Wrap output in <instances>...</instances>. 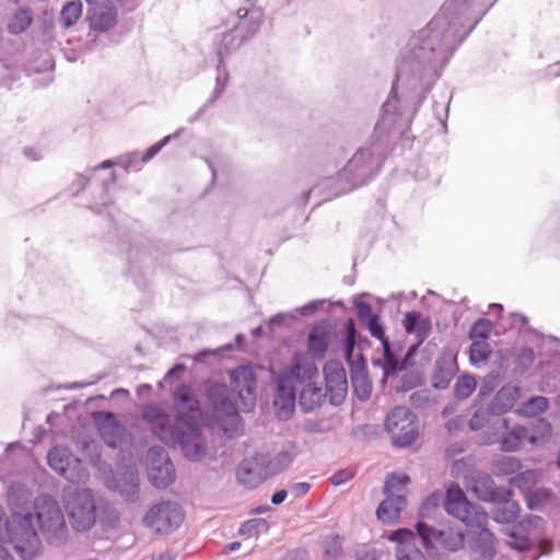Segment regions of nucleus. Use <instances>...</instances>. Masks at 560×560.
<instances>
[{"instance_id": "c9c22d12", "label": "nucleus", "mask_w": 560, "mask_h": 560, "mask_svg": "<svg viewBox=\"0 0 560 560\" xmlns=\"http://www.w3.org/2000/svg\"><path fill=\"white\" fill-rule=\"evenodd\" d=\"M551 499V492L544 488L530 489L527 492V504L529 509H538Z\"/></svg>"}, {"instance_id": "603ef678", "label": "nucleus", "mask_w": 560, "mask_h": 560, "mask_svg": "<svg viewBox=\"0 0 560 560\" xmlns=\"http://www.w3.org/2000/svg\"><path fill=\"white\" fill-rule=\"evenodd\" d=\"M311 489V485L308 482H296L291 487V491L295 497L305 495Z\"/></svg>"}, {"instance_id": "1a4fd4ad", "label": "nucleus", "mask_w": 560, "mask_h": 560, "mask_svg": "<svg viewBox=\"0 0 560 560\" xmlns=\"http://www.w3.org/2000/svg\"><path fill=\"white\" fill-rule=\"evenodd\" d=\"M66 509L77 532L90 530L96 522V505L90 489L75 490L67 500Z\"/></svg>"}, {"instance_id": "72a5a7b5", "label": "nucleus", "mask_w": 560, "mask_h": 560, "mask_svg": "<svg viewBox=\"0 0 560 560\" xmlns=\"http://www.w3.org/2000/svg\"><path fill=\"white\" fill-rule=\"evenodd\" d=\"M477 382L471 375H462L457 378L454 387V394L459 399L469 397L476 389Z\"/></svg>"}, {"instance_id": "393cba45", "label": "nucleus", "mask_w": 560, "mask_h": 560, "mask_svg": "<svg viewBox=\"0 0 560 560\" xmlns=\"http://www.w3.org/2000/svg\"><path fill=\"white\" fill-rule=\"evenodd\" d=\"M329 345V332L324 326L312 328L307 339V350L315 358H324Z\"/></svg>"}, {"instance_id": "5fc2aeb1", "label": "nucleus", "mask_w": 560, "mask_h": 560, "mask_svg": "<svg viewBox=\"0 0 560 560\" xmlns=\"http://www.w3.org/2000/svg\"><path fill=\"white\" fill-rule=\"evenodd\" d=\"M464 427V419L462 417H457L455 419H451L445 428L450 434L455 433L457 430Z\"/></svg>"}, {"instance_id": "a18cd8bd", "label": "nucleus", "mask_w": 560, "mask_h": 560, "mask_svg": "<svg viewBox=\"0 0 560 560\" xmlns=\"http://www.w3.org/2000/svg\"><path fill=\"white\" fill-rule=\"evenodd\" d=\"M355 472L357 471L353 468L340 469V470L334 472L330 476L329 480L334 486H340V485H343L345 482L351 480L355 476Z\"/></svg>"}, {"instance_id": "f03ea898", "label": "nucleus", "mask_w": 560, "mask_h": 560, "mask_svg": "<svg viewBox=\"0 0 560 560\" xmlns=\"http://www.w3.org/2000/svg\"><path fill=\"white\" fill-rule=\"evenodd\" d=\"M491 427L492 436H485L482 441L486 444L500 442V448L503 452H515L525 443H540L551 433L550 423L541 419L536 420L530 427L515 425L510 429L506 418L495 416Z\"/></svg>"}, {"instance_id": "39448f33", "label": "nucleus", "mask_w": 560, "mask_h": 560, "mask_svg": "<svg viewBox=\"0 0 560 560\" xmlns=\"http://www.w3.org/2000/svg\"><path fill=\"white\" fill-rule=\"evenodd\" d=\"M452 475L455 478H463L466 489L481 501L502 500L510 494V489L497 487L489 474L468 467L465 457L454 462Z\"/></svg>"}, {"instance_id": "680f3d73", "label": "nucleus", "mask_w": 560, "mask_h": 560, "mask_svg": "<svg viewBox=\"0 0 560 560\" xmlns=\"http://www.w3.org/2000/svg\"><path fill=\"white\" fill-rule=\"evenodd\" d=\"M225 392V386H215L211 390V397L213 398L215 395H223Z\"/></svg>"}, {"instance_id": "bf43d9fd", "label": "nucleus", "mask_w": 560, "mask_h": 560, "mask_svg": "<svg viewBox=\"0 0 560 560\" xmlns=\"http://www.w3.org/2000/svg\"><path fill=\"white\" fill-rule=\"evenodd\" d=\"M0 560H14L11 553L0 545Z\"/></svg>"}, {"instance_id": "3c124183", "label": "nucleus", "mask_w": 560, "mask_h": 560, "mask_svg": "<svg viewBox=\"0 0 560 560\" xmlns=\"http://www.w3.org/2000/svg\"><path fill=\"white\" fill-rule=\"evenodd\" d=\"M511 538H513V541H510L509 545L518 551H526L529 549L530 544L529 540L525 537H516L514 533L510 534Z\"/></svg>"}, {"instance_id": "c03bdc74", "label": "nucleus", "mask_w": 560, "mask_h": 560, "mask_svg": "<svg viewBox=\"0 0 560 560\" xmlns=\"http://www.w3.org/2000/svg\"><path fill=\"white\" fill-rule=\"evenodd\" d=\"M535 360V353L530 348H521L516 355L517 366L524 371L529 368Z\"/></svg>"}, {"instance_id": "6e6d98bb", "label": "nucleus", "mask_w": 560, "mask_h": 560, "mask_svg": "<svg viewBox=\"0 0 560 560\" xmlns=\"http://www.w3.org/2000/svg\"><path fill=\"white\" fill-rule=\"evenodd\" d=\"M355 392H358L361 399H366L371 394V385L368 382L362 381L360 387L355 385Z\"/></svg>"}, {"instance_id": "c85d7f7f", "label": "nucleus", "mask_w": 560, "mask_h": 560, "mask_svg": "<svg viewBox=\"0 0 560 560\" xmlns=\"http://www.w3.org/2000/svg\"><path fill=\"white\" fill-rule=\"evenodd\" d=\"M82 15L81 1H70L63 5L60 13V21L65 27L74 25Z\"/></svg>"}, {"instance_id": "f8f14e48", "label": "nucleus", "mask_w": 560, "mask_h": 560, "mask_svg": "<svg viewBox=\"0 0 560 560\" xmlns=\"http://www.w3.org/2000/svg\"><path fill=\"white\" fill-rule=\"evenodd\" d=\"M184 521L182 508L171 501H162L147 512L143 523L159 534H170L177 529Z\"/></svg>"}, {"instance_id": "bb28decb", "label": "nucleus", "mask_w": 560, "mask_h": 560, "mask_svg": "<svg viewBox=\"0 0 560 560\" xmlns=\"http://www.w3.org/2000/svg\"><path fill=\"white\" fill-rule=\"evenodd\" d=\"M237 16L240 19V23L237 24V28L244 30L249 35H254L261 25L262 14L259 10H247V9H238Z\"/></svg>"}, {"instance_id": "69168bd1", "label": "nucleus", "mask_w": 560, "mask_h": 560, "mask_svg": "<svg viewBox=\"0 0 560 560\" xmlns=\"http://www.w3.org/2000/svg\"><path fill=\"white\" fill-rule=\"evenodd\" d=\"M113 166V162L107 160V161H104L100 166L98 168H106V167H110Z\"/></svg>"}, {"instance_id": "f704fd0d", "label": "nucleus", "mask_w": 560, "mask_h": 560, "mask_svg": "<svg viewBox=\"0 0 560 560\" xmlns=\"http://www.w3.org/2000/svg\"><path fill=\"white\" fill-rule=\"evenodd\" d=\"M116 23V15L112 10H102L95 13L91 19V24L94 30L106 31L114 26Z\"/></svg>"}, {"instance_id": "a19ab883", "label": "nucleus", "mask_w": 560, "mask_h": 560, "mask_svg": "<svg viewBox=\"0 0 560 560\" xmlns=\"http://www.w3.org/2000/svg\"><path fill=\"white\" fill-rule=\"evenodd\" d=\"M388 539L397 542V547H404L405 545H415L416 534L409 528H399L394 530Z\"/></svg>"}, {"instance_id": "aec40b11", "label": "nucleus", "mask_w": 560, "mask_h": 560, "mask_svg": "<svg viewBox=\"0 0 560 560\" xmlns=\"http://www.w3.org/2000/svg\"><path fill=\"white\" fill-rule=\"evenodd\" d=\"M406 505L407 500L402 493L386 494V499L380 503L376 510V516L384 524H394L399 520Z\"/></svg>"}, {"instance_id": "2eb2a0df", "label": "nucleus", "mask_w": 560, "mask_h": 560, "mask_svg": "<svg viewBox=\"0 0 560 560\" xmlns=\"http://www.w3.org/2000/svg\"><path fill=\"white\" fill-rule=\"evenodd\" d=\"M47 464L71 483H82L89 479L88 457H45Z\"/></svg>"}, {"instance_id": "13d9d810", "label": "nucleus", "mask_w": 560, "mask_h": 560, "mask_svg": "<svg viewBox=\"0 0 560 560\" xmlns=\"http://www.w3.org/2000/svg\"><path fill=\"white\" fill-rule=\"evenodd\" d=\"M288 492L285 490H279L271 497V503L275 505L281 504L287 499Z\"/></svg>"}, {"instance_id": "4d7b16f0", "label": "nucleus", "mask_w": 560, "mask_h": 560, "mask_svg": "<svg viewBox=\"0 0 560 560\" xmlns=\"http://www.w3.org/2000/svg\"><path fill=\"white\" fill-rule=\"evenodd\" d=\"M326 553L332 555L335 557L341 553V545L337 539H334L331 542L328 544V547L326 548Z\"/></svg>"}, {"instance_id": "e2e57ef3", "label": "nucleus", "mask_w": 560, "mask_h": 560, "mask_svg": "<svg viewBox=\"0 0 560 560\" xmlns=\"http://www.w3.org/2000/svg\"><path fill=\"white\" fill-rule=\"evenodd\" d=\"M271 508L269 505H259L253 510L254 514H262L269 512Z\"/></svg>"}, {"instance_id": "6e6552de", "label": "nucleus", "mask_w": 560, "mask_h": 560, "mask_svg": "<svg viewBox=\"0 0 560 560\" xmlns=\"http://www.w3.org/2000/svg\"><path fill=\"white\" fill-rule=\"evenodd\" d=\"M444 509L447 514L459 520L468 528L488 525V514L479 506L471 504L457 485H452L444 498Z\"/></svg>"}, {"instance_id": "c756f323", "label": "nucleus", "mask_w": 560, "mask_h": 560, "mask_svg": "<svg viewBox=\"0 0 560 560\" xmlns=\"http://www.w3.org/2000/svg\"><path fill=\"white\" fill-rule=\"evenodd\" d=\"M32 12L26 9L18 10L10 19L8 28L13 34L24 32L32 23Z\"/></svg>"}, {"instance_id": "6ab92c4d", "label": "nucleus", "mask_w": 560, "mask_h": 560, "mask_svg": "<svg viewBox=\"0 0 560 560\" xmlns=\"http://www.w3.org/2000/svg\"><path fill=\"white\" fill-rule=\"evenodd\" d=\"M214 412L220 428L229 435H235L242 428L241 417L237 408L226 399L213 401Z\"/></svg>"}, {"instance_id": "5701e85b", "label": "nucleus", "mask_w": 560, "mask_h": 560, "mask_svg": "<svg viewBox=\"0 0 560 560\" xmlns=\"http://www.w3.org/2000/svg\"><path fill=\"white\" fill-rule=\"evenodd\" d=\"M175 399L180 408V413L184 417V410L187 411L188 420L194 422L201 416L199 401L196 399L194 392L188 385H180L174 393Z\"/></svg>"}, {"instance_id": "58836bf2", "label": "nucleus", "mask_w": 560, "mask_h": 560, "mask_svg": "<svg viewBox=\"0 0 560 560\" xmlns=\"http://www.w3.org/2000/svg\"><path fill=\"white\" fill-rule=\"evenodd\" d=\"M397 560H427L424 553L416 545L396 548Z\"/></svg>"}, {"instance_id": "9d476101", "label": "nucleus", "mask_w": 560, "mask_h": 560, "mask_svg": "<svg viewBox=\"0 0 560 560\" xmlns=\"http://www.w3.org/2000/svg\"><path fill=\"white\" fill-rule=\"evenodd\" d=\"M132 458L120 457L116 472L109 469L110 476L106 478L105 483L108 489L118 491L125 500L136 502L139 499L140 483L138 469L131 463Z\"/></svg>"}, {"instance_id": "37998d69", "label": "nucleus", "mask_w": 560, "mask_h": 560, "mask_svg": "<svg viewBox=\"0 0 560 560\" xmlns=\"http://www.w3.org/2000/svg\"><path fill=\"white\" fill-rule=\"evenodd\" d=\"M548 408V399L542 396L530 398L524 406V412L529 416H536Z\"/></svg>"}, {"instance_id": "79ce46f5", "label": "nucleus", "mask_w": 560, "mask_h": 560, "mask_svg": "<svg viewBox=\"0 0 560 560\" xmlns=\"http://www.w3.org/2000/svg\"><path fill=\"white\" fill-rule=\"evenodd\" d=\"M520 468L517 457H501L494 465L499 475H511Z\"/></svg>"}, {"instance_id": "052dcab7", "label": "nucleus", "mask_w": 560, "mask_h": 560, "mask_svg": "<svg viewBox=\"0 0 560 560\" xmlns=\"http://www.w3.org/2000/svg\"><path fill=\"white\" fill-rule=\"evenodd\" d=\"M152 560H175V556H172L171 553H160L156 556H153Z\"/></svg>"}, {"instance_id": "774afa93", "label": "nucleus", "mask_w": 560, "mask_h": 560, "mask_svg": "<svg viewBox=\"0 0 560 560\" xmlns=\"http://www.w3.org/2000/svg\"><path fill=\"white\" fill-rule=\"evenodd\" d=\"M541 518L539 516H532L530 518H528V522L532 523V522H540Z\"/></svg>"}, {"instance_id": "dca6fc26", "label": "nucleus", "mask_w": 560, "mask_h": 560, "mask_svg": "<svg viewBox=\"0 0 560 560\" xmlns=\"http://www.w3.org/2000/svg\"><path fill=\"white\" fill-rule=\"evenodd\" d=\"M145 466L153 487L165 489L175 481L176 472L171 457H147Z\"/></svg>"}, {"instance_id": "338daca9", "label": "nucleus", "mask_w": 560, "mask_h": 560, "mask_svg": "<svg viewBox=\"0 0 560 560\" xmlns=\"http://www.w3.org/2000/svg\"><path fill=\"white\" fill-rule=\"evenodd\" d=\"M291 451H294V446L291 445L288 450L279 452L278 455H289Z\"/></svg>"}, {"instance_id": "423d86ee", "label": "nucleus", "mask_w": 560, "mask_h": 560, "mask_svg": "<svg viewBox=\"0 0 560 560\" xmlns=\"http://www.w3.org/2000/svg\"><path fill=\"white\" fill-rule=\"evenodd\" d=\"M384 428L392 444L398 448L410 447L420 438L418 416L406 406L393 408L385 417Z\"/></svg>"}, {"instance_id": "f257e3e1", "label": "nucleus", "mask_w": 560, "mask_h": 560, "mask_svg": "<svg viewBox=\"0 0 560 560\" xmlns=\"http://www.w3.org/2000/svg\"><path fill=\"white\" fill-rule=\"evenodd\" d=\"M318 378V370L314 362L302 353H294L291 364L284 368L278 376L275 407L277 416L287 419L295 407L296 385L305 386Z\"/></svg>"}, {"instance_id": "4be33fe9", "label": "nucleus", "mask_w": 560, "mask_h": 560, "mask_svg": "<svg viewBox=\"0 0 560 560\" xmlns=\"http://www.w3.org/2000/svg\"><path fill=\"white\" fill-rule=\"evenodd\" d=\"M513 492L510 489V494L502 500H492L495 506L492 510V518L502 524L513 523L520 515L521 508L518 503L512 500Z\"/></svg>"}, {"instance_id": "7ed1b4c3", "label": "nucleus", "mask_w": 560, "mask_h": 560, "mask_svg": "<svg viewBox=\"0 0 560 560\" xmlns=\"http://www.w3.org/2000/svg\"><path fill=\"white\" fill-rule=\"evenodd\" d=\"M0 540L12 542L25 560H32L39 549V538L32 514L14 513L8 518L0 505Z\"/></svg>"}, {"instance_id": "9b49d317", "label": "nucleus", "mask_w": 560, "mask_h": 560, "mask_svg": "<svg viewBox=\"0 0 560 560\" xmlns=\"http://www.w3.org/2000/svg\"><path fill=\"white\" fill-rule=\"evenodd\" d=\"M416 530L427 550L435 549L439 545L448 552H456L465 544V534L460 529L453 527L439 529L424 522H418Z\"/></svg>"}, {"instance_id": "cd10ccee", "label": "nucleus", "mask_w": 560, "mask_h": 560, "mask_svg": "<svg viewBox=\"0 0 560 560\" xmlns=\"http://www.w3.org/2000/svg\"><path fill=\"white\" fill-rule=\"evenodd\" d=\"M142 417L153 429L163 430L168 424V416L156 405H145L142 410Z\"/></svg>"}, {"instance_id": "20e7f679", "label": "nucleus", "mask_w": 560, "mask_h": 560, "mask_svg": "<svg viewBox=\"0 0 560 560\" xmlns=\"http://www.w3.org/2000/svg\"><path fill=\"white\" fill-rule=\"evenodd\" d=\"M289 464L288 457H243L236 468V480L243 488L253 490L285 470Z\"/></svg>"}, {"instance_id": "4468645a", "label": "nucleus", "mask_w": 560, "mask_h": 560, "mask_svg": "<svg viewBox=\"0 0 560 560\" xmlns=\"http://www.w3.org/2000/svg\"><path fill=\"white\" fill-rule=\"evenodd\" d=\"M402 326L407 334L416 336L417 343L409 347L402 362L399 364L400 370L410 364V359L416 353L418 346L428 338L432 328L430 318L416 311L405 314Z\"/></svg>"}, {"instance_id": "ddd939ff", "label": "nucleus", "mask_w": 560, "mask_h": 560, "mask_svg": "<svg viewBox=\"0 0 560 560\" xmlns=\"http://www.w3.org/2000/svg\"><path fill=\"white\" fill-rule=\"evenodd\" d=\"M231 385L241 401L240 409L249 411L256 402L257 378L252 368L238 366L231 373Z\"/></svg>"}, {"instance_id": "7c9ffc66", "label": "nucleus", "mask_w": 560, "mask_h": 560, "mask_svg": "<svg viewBox=\"0 0 560 560\" xmlns=\"http://www.w3.org/2000/svg\"><path fill=\"white\" fill-rule=\"evenodd\" d=\"M269 529V524L265 518H252L242 524L238 534L246 538L258 536L260 533H266Z\"/></svg>"}, {"instance_id": "f3484780", "label": "nucleus", "mask_w": 560, "mask_h": 560, "mask_svg": "<svg viewBox=\"0 0 560 560\" xmlns=\"http://www.w3.org/2000/svg\"><path fill=\"white\" fill-rule=\"evenodd\" d=\"M324 374L330 401L334 405H339L345 399L348 389L346 370L339 362H329L324 368Z\"/></svg>"}, {"instance_id": "a878e982", "label": "nucleus", "mask_w": 560, "mask_h": 560, "mask_svg": "<svg viewBox=\"0 0 560 560\" xmlns=\"http://www.w3.org/2000/svg\"><path fill=\"white\" fill-rule=\"evenodd\" d=\"M520 397V387L516 385L508 384L497 393L493 399V408L499 412L508 411L514 407Z\"/></svg>"}, {"instance_id": "864d4df0", "label": "nucleus", "mask_w": 560, "mask_h": 560, "mask_svg": "<svg viewBox=\"0 0 560 560\" xmlns=\"http://www.w3.org/2000/svg\"><path fill=\"white\" fill-rule=\"evenodd\" d=\"M188 424L191 428L192 441H194V446H195V455H201V453L203 452V448L201 447V444H200L198 429L196 428L195 424H191L190 422Z\"/></svg>"}, {"instance_id": "09e8293b", "label": "nucleus", "mask_w": 560, "mask_h": 560, "mask_svg": "<svg viewBox=\"0 0 560 560\" xmlns=\"http://www.w3.org/2000/svg\"><path fill=\"white\" fill-rule=\"evenodd\" d=\"M442 500L443 493L441 491L432 492L422 503L420 508L421 514L429 512L433 508H436Z\"/></svg>"}, {"instance_id": "de8ad7c7", "label": "nucleus", "mask_w": 560, "mask_h": 560, "mask_svg": "<svg viewBox=\"0 0 560 560\" xmlns=\"http://www.w3.org/2000/svg\"><path fill=\"white\" fill-rule=\"evenodd\" d=\"M354 345H355V328H354L352 320H350L348 328H347V340H346V346H345V355L348 360L351 358Z\"/></svg>"}, {"instance_id": "8fccbe9b", "label": "nucleus", "mask_w": 560, "mask_h": 560, "mask_svg": "<svg viewBox=\"0 0 560 560\" xmlns=\"http://www.w3.org/2000/svg\"><path fill=\"white\" fill-rule=\"evenodd\" d=\"M170 136L164 137L162 140L151 145L142 158V162L150 161L155 154L160 152V150L170 141Z\"/></svg>"}, {"instance_id": "412c9836", "label": "nucleus", "mask_w": 560, "mask_h": 560, "mask_svg": "<svg viewBox=\"0 0 560 560\" xmlns=\"http://www.w3.org/2000/svg\"><path fill=\"white\" fill-rule=\"evenodd\" d=\"M364 326L369 329L370 334L374 338H376L381 341V343L383 346L386 374H388L389 372H395L397 370H400L399 362L394 358L393 353L390 352V345H389L388 339L385 336L384 328L380 323V316L372 319Z\"/></svg>"}, {"instance_id": "0eeeda50", "label": "nucleus", "mask_w": 560, "mask_h": 560, "mask_svg": "<svg viewBox=\"0 0 560 560\" xmlns=\"http://www.w3.org/2000/svg\"><path fill=\"white\" fill-rule=\"evenodd\" d=\"M35 512L38 526L46 539L60 545L67 536V525L58 503L48 495L35 500Z\"/></svg>"}, {"instance_id": "ea45409f", "label": "nucleus", "mask_w": 560, "mask_h": 560, "mask_svg": "<svg viewBox=\"0 0 560 560\" xmlns=\"http://www.w3.org/2000/svg\"><path fill=\"white\" fill-rule=\"evenodd\" d=\"M492 330L489 319L477 320L470 329L469 336L472 340H487Z\"/></svg>"}, {"instance_id": "0e129e2a", "label": "nucleus", "mask_w": 560, "mask_h": 560, "mask_svg": "<svg viewBox=\"0 0 560 560\" xmlns=\"http://www.w3.org/2000/svg\"><path fill=\"white\" fill-rule=\"evenodd\" d=\"M240 547H241V542L234 541V542L228 545L226 548L229 549V551H234V550H237Z\"/></svg>"}, {"instance_id": "a211bd4d", "label": "nucleus", "mask_w": 560, "mask_h": 560, "mask_svg": "<svg viewBox=\"0 0 560 560\" xmlns=\"http://www.w3.org/2000/svg\"><path fill=\"white\" fill-rule=\"evenodd\" d=\"M478 532L471 538V552L474 560H492L497 553V539L487 525L475 526Z\"/></svg>"}, {"instance_id": "473e14b6", "label": "nucleus", "mask_w": 560, "mask_h": 560, "mask_svg": "<svg viewBox=\"0 0 560 560\" xmlns=\"http://www.w3.org/2000/svg\"><path fill=\"white\" fill-rule=\"evenodd\" d=\"M491 353V347L487 340H472L469 350V360L472 364L487 361Z\"/></svg>"}, {"instance_id": "e433bc0d", "label": "nucleus", "mask_w": 560, "mask_h": 560, "mask_svg": "<svg viewBox=\"0 0 560 560\" xmlns=\"http://www.w3.org/2000/svg\"><path fill=\"white\" fill-rule=\"evenodd\" d=\"M494 417H490L486 411H476L475 415L469 420V428L472 431L481 430L487 428V434L492 436L493 429L491 427V421Z\"/></svg>"}, {"instance_id": "2f4dec72", "label": "nucleus", "mask_w": 560, "mask_h": 560, "mask_svg": "<svg viewBox=\"0 0 560 560\" xmlns=\"http://www.w3.org/2000/svg\"><path fill=\"white\" fill-rule=\"evenodd\" d=\"M409 476L404 472H393L389 475L384 485L385 494H398L401 493L404 488L409 482Z\"/></svg>"}, {"instance_id": "b1692460", "label": "nucleus", "mask_w": 560, "mask_h": 560, "mask_svg": "<svg viewBox=\"0 0 560 560\" xmlns=\"http://www.w3.org/2000/svg\"><path fill=\"white\" fill-rule=\"evenodd\" d=\"M326 394L323 388L317 384V380L303 386L300 393V406L305 412H310L319 407Z\"/></svg>"}, {"instance_id": "4c0bfd02", "label": "nucleus", "mask_w": 560, "mask_h": 560, "mask_svg": "<svg viewBox=\"0 0 560 560\" xmlns=\"http://www.w3.org/2000/svg\"><path fill=\"white\" fill-rule=\"evenodd\" d=\"M536 480L537 471L528 469L512 477L511 483L517 488H522L528 491L530 490V487L536 482Z\"/></svg>"}, {"instance_id": "49530a36", "label": "nucleus", "mask_w": 560, "mask_h": 560, "mask_svg": "<svg viewBox=\"0 0 560 560\" xmlns=\"http://www.w3.org/2000/svg\"><path fill=\"white\" fill-rule=\"evenodd\" d=\"M358 317L362 325L368 324L372 319L378 317L373 313L372 306L369 303L361 302L357 306Z\"/></svg>"}]
</instances>
